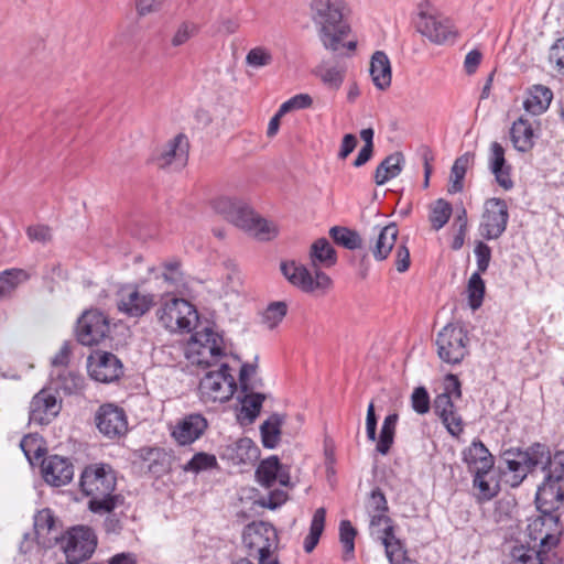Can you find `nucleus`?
<instances>
[{"label":"nucleus","mask_w":564,"mask_h":564,"mask_svg":"<svg viewBox=\"0 0 564 564\" xmlns=\"http://www.w3.org/2000/svg\"><path fill=\"white\" fill-rule=\"evenodd\" d=\"M98 431L110 440L124 435L128 431V420L123 409L106 403L99 406L95 414Z\"/></svg>","instance_id":"17"},{"label":"nucleus","mask_w":564,"mask_h":564,"mask_svg":"<svg viewBox=\"0 0 564 564\" xmlns=\"http://www.w3.org/2000/svg\"><path fill=\"white\" fill-rule=\"evenodd\" d=\"M241 408L237 414V419L241 424H251L258 417L265 395L259 392L247 391L243 397L239 398Z\"/></svg>","instance_id":"33"},{"label":"nucleus","mask_w":564,"mask_h":564,"mask_svg":"<svg viewBox=\"0 0 564 564\" xmlns=\"http://www.w3.org/2000/svg\"><path fill=\"white\" fill-rule=\"evenodd\" d=\"M416 29L435 44H444L455 37L453 25L448 19H442L426 12L420 13Z\"/></svg>","instance_id":"21"},{"label":"nucleus","mask_w":564,"mask_h":564,"mask_svg":"<svg viewBox=\"0 0 564 564\" xmlns=\"http://www.w3.org/2000/svg\"><path fill=\"white\" fill-rule=\"evenodd\" d=\"M61 410L62 402L50 389L43 388L30 402L29 423L47 425L59 414Z\"/></svg>","instance_id":"18"},{"label":"nucleus","mask_w":564,"mask_h":564,"mask_svg":"<svg viewBox=\"0 0 564 564\" xmlns=\"http://www.w3.org/2000/svg\"><path fill=\"white\" fill-rule=\"evenodd\" d=\"M346 68L339 65H332L323 61L316 66L314 74L322 80V83L329 89L338 90L345 78Z\"/></svg>","instance_id":"38"},{"label":"nucleus","mask_w":564,"mask_h":564,"mask_svg":"<svg viewBox=\"0 0 564 564\" xmlns=\"http://www.w3.org/2000/svg\"><path fill=\"white\" fill-rule=\"evenodd\" d=\"M546 551H535L523 544H516L509 551V564H544Z\"/></svg>","instance_id":"39"},{"label":"nucleus","mask_w":564,"mask_h":564,"mask_svg":"<svg viewBox=\"0 0 564 564\" xmlns=\"http://www.w3.org/2000/svg\"><path fill=\"white\" fill-rule=\"evenodd\" d=\"M370 76L373 85L384 90L391 85V64L388 55L382 51L373 53L370 62Z\"/></svg>","instance_id":"30"},{"label":"nucleus","mask_w":564,"mask_h":564,"mask_svg":"<svg viewBox=\"0 0 564 564\" xmlns=\"http://www.w3.org/2000/svg\"><path fill=\"white\" fill-rule=\"evenodd\" d=\"M399 228L395 223H390L379 229L373 242L370 243L369 250L376 261L386 260L397 243Z\"/></svg>","instance_id":"28"},{"label":"nucleus","mask_w":564,"mask_h":564,"mask_svg":"<svg viewBox=\"0 0 564 564\" xmlns=\"http://www.w3.org/2000/svg\"><path fill=\"white\" fill-rule=\"evenodd\" d=\"M509 209L502 198L492 197L485 202V209L479 226L480 235L486 240L499 239L507 229Z\"/></svg>","instance_id":"15"},{"label":"nucleus","mask_w":564,"mask_h":564,"mask_svg":"<svg viewBox=\"0 0 564 564\" xmlns=\"http://www.w3.org/2000/svg\"><path fill=\"white\" fill-rule=\"evenodd\" d=\"M208 427V421L200 413L186 414L176 421L171 436L178 445L186 446L200 438Z\"/></svg>","instance_id":"20"},{"label":"nucleus","mask_w":564,"mask_h":564,"mask_svg":"<svg viewBox=\"0 0 564 564\" xmlns=\"http://www.w3.org/2000/svg\"><path fill=\"white\" fill-rule=\"evenodd\" d=\"M463 460L469 473L492 471L495 458L480 440H474L463 451Z\"/></svg>","instance_id":"25"},{"label":"nucleus","mask_w":564,"mask_h":564,"mask_svg":"<svg viewBox=\"0 0 564 564\" xmlns=\"http://www.w3.org/2000/svg\"><path fill=\"white\" fill-rule=\"evenodd\" d=\"M311 18L315 24L323 46L334 53L340 48L354 52L356 41L344 42L350 33V26L344 19L346 3L344 0H312Z\"/></svg>","instance_id":"1"},{"label":"nucleus","mask_w":564,"mask_h":564,"mask_svg":"<svg viewBox=\"0 0 564 564\" xmlns=\"http://www.w3.org/2000/svg\"><path fill=\"white\" fill-rule=\"evenodd\" d=\"M453 213L452 204L443 198H438L431 207L430 221L434 230H440L449 220Z\"/></svg>","instance_id":"45"},{"label":"nucleus","mask_w":564,"mask_h":564,"mask_svg":"<svg viewBox=\"0 0 564 564\" xmlns=\"http://www.w3.org/2000/svg\"><path fill=\"white\" fill-rule=\"evenodd\" d=\"M34 535L37 539V544L42 547H51L54 543L59 541V531L56 525L54 513L51 509L45 508L40 510L34 516Z\"/></svg>","instance_id":"24"},{"label":"nucleus","mask_w":564,"mask_h":564,"mask_svg":"<svg viewBox=\"0 0 564 564\" xmlns=\"http://www.w3.org/2000/svg\"><path fill=\"white\" fill-rule=\"evenodd\" d=\"M468 302L473 310H477L481 306L485 295V282L481 279L479 272H474L469 278L467 285Z\"/></svg>","instance_id":"50"},{"label":"nucleus","mask_w":564,"mask_h":564,"mask_svg":"<svg viewBox=\"0 0 564 564\" xmlns=\"http://www.w3.org/2000/svg\"><path fill=\"white\" fill-rule=\"evenodd\" d=\"M288 305L285 302L278 301L270 303L262 313V323L269 328H275L286 316Z\"/></svg>","instance_id":"49"},{"label":"nucleus","mask_w":564,"mask_h":564,"mask_svg":"<svg viewBox=\"0 0 564 564\" xmlns=\"http://www.w3.org/2000/svg\"><path fill=\"white\" fill-rule=\"evenodd\" d=\"M411 406L417 414H426L431 409L430 394L425 387H416L411 394Z\"/></svg>","instance_id":"55"},{"label":"nucleus","mask_w":564,"mask_h":564,"mask_svg":"<svg viewBox=\"0 0 564 564\" xmlns=\"http://www.w3.org/2000/svg\"><path fill=\"white\" fill-rule=\"evenodd\" d=\"M357 530L349 520H341L339 523V540L344 547V560L349 561L355 554V538Z\"/></svg>","instance_id":"48"},{"label":"nucleus","mask_w":564,"mask_h":564,"mask_svg":"<svg viewBox=\"0 0 564 564\" xmlns=\"http://www.w3.org/2000/svg\"><path fill=\"white\" fill-rule=\"evenodd\" d=\"M365 508L367 513L389 512V505L383 491L376 487L366 499Z\"/></svg>","instance_id":"54"},{"label":"nucleus","mask_w":564,"mask_h":564,"mask_svg":"<svg viewBox=\"0 0 564 564\" xmlns=\"http://www.w3.org/2000/svg\"><path fill=\"white\" fill-rule=\"evenodd\" d=\"M507 161L505 158V149L499 142H492L490 145L489 153V169L491 172H496L502 166H506Z\"/></svg>","instance_id":"62"},{"label":"nucleus","mask_w":564,"mask_h":564,"mask_svg":"<svg viewBox=\"0 0 564 564\" xmlns=\"http://www.w3.org/2000/svg\"><path fill=\"white\" fill-rule=\"evenodd\" d=\"M369 516V529L371 531V535L377 538V530H382L383 528L394 527L393 520L388 516V512H376L368 513Z\"/></svg>","instance_id":"64"},{"label":"nucleus","mask_w":564,"mask_h":564,"mask_svg":"<svg viewBox=\"0 0 564 564\" xmlns=\"http://www.w3.org/2000/svg\"><path fill=\"white\" fill-rule=\"evenodd\" d=\"M310 259L314 269L332 268L337 263V252L326 238H318L311 246Z\"/></svg>","instance_id":"31"},{"label":"nucleus","mask_w":564,"mask_h":564,"mask_svg":"<svg viewBox=\"0 0 564 564\" xmlns=\"http://www.w3.org/2000/svg\"><path fill=\"white\" fill-rule=\"evenodd\" d=\"M475 256L477 261V271L479 274L485 273L488 270L491 260V248L482 242L478 241L475 246Z\"/></svg>","instance_id":"61"},{"label":"nucleus","mask_w":564,"mask_h":564,"mask_svg":"<svg viewBox=\"0 0 564 564\" xmlns=\"http://www.w3.org/2000/svg\"><path fill=\"white\" fill-rule=\"evenodd\" d=\"M284 416L278 413L271 414L260 426L262 445L265 448H275L281 440V427Z\"/></svg>","instance_id":"36"},{"label":"nucleus","mask_w":564,"mask_h":564,"mask_svg":"<svg viewBox=\"0 0 564 564\" xmlns=\"http://www.w3.org/2000/svg\"><path fill=\"white\" fill-rule=\"evenodd\" d=\"M549 62L558 74L564 75V37L557 39L551 46Z\"/></svg>","instance_id":"59"},{"label":"nucleus","mask_w":564,"mask_h":564,"mask_svg":"<svg viewBox=\"0 0 564 564\" xmlns=\"http://www.w3.org/2000/svg\"><path fill=\"white\" fill-rule=\"evenodd\" d=\"M329 236L335 243L348 250H356L362 246L360 235L348 227L334 226L329 229Z\"/></svg>","instance_id":"41"},{"label":"nucleus","mask_w":564,"mask_h":564,"mask_svg":"<svg viewBox=\"0 0 564 564\" xmlns=\"http://www.w3.org/2000/svg\"><path fill=\"white\" fill-rule=\"evenodd\" d=\"M544 479L538 487L535 505L539 512H556L564 501V452L550 456V463L542 466Z\"/></svg>","instance_id":"4"},{"label":"nucleus","mask_w":564,"mask_h":564,"mask_svg":"<svg viewBox=\"0 0 564 564\" xmlns=\"http://www.w3.org/2000/svg\"><path fill=\"white\" fill-rule=\"evenodd\" d=\"M313 104V98L308 94H297L286 101H284L281 106V113H288L294 110H301L310 108Z\"/></svg>","instance_id":"58"},{"label":"nucleus","mask_w":564,"mask_h":564,"mask_svg":"<svg viewBox=\"0 0 564 564\" xmlns=\"http://www.w3.org/2000/svg\"><path fill=\"white\" fill-rule=\"evenodd\" d=\"M325 518L326 510L324 508H318L315 510L311 521L310 532L304 539L303 543V547L306 553H311L316 547L324 531Z\"/></svg>","instance_id":"42"},{"label":"nucleus","mask_w":564,"mask_h":564,"mask_svg":"<svg viewBox=\"0 0 564 564\" xmlns=\"http://www.w3.org/2000/svg\"><path fill=\"white\" fill-rule=\"evenodd\" d=\"M144 283V280H140L118 286L116 302L120 313L130 318H140L156 305V295L145 290Z\"/></svg>","instance_id":"7"},{"label":"nucleus","mask_w":564,"mask_h":564,"mask_svg":"<svg viewBox=\"0 0 564 564\" xmlns=\"http://www.w3.org/2000/svg\"><path fill=\"white\" fill-rule=\"evenodd\" d=\"M492 471H478L473 474V488L477 490L476 498L479 502L489 501L495 498L499 491V484L489 477Z\"/></svg>","instance_id":"37"},{"label":"nucleus","mask_w":564,"mask_h":564,"mask_svg":"<svg viewBox=\"0 0 564 564\" xmlns=\"http://www.w3.org/2000/svg\"><path fill=\"white\" fill-rule=\"evenodd\" d=\"M280 270L293 286L305 293L326 291L332 285L330 278L321 269H314L313 274L305 265L294 260L282 261Z\"/></svg>","instance_id":"10"},{"label":"nucleus","mask_w":564,"mask_h":564,"mask_svg":"<svg viewBox=\"0 0 564 564\" xmlns=\"http://www.w3.org/2000/svg\"><path fill=\"white\" fill-rule=\"evenodd\" d=\"M237 389L236 380L227 364H221L218 370L208 371L198 386L199 398L204 403H224Z\"/></svg>","instance_id":"9"},{"label":"nucleus","mask_w":564,"mask_h":564,"mask_svg":"<svg viewBox=\"0 0 564 564\" xmlns=\"http://www.w3.org/2000/svg\"><path fill=\"white\" fill-rule=\"evenodd\" d=\"M197 33V26L192 22H183L178 25L174 32L171 44L174 47H178L189 41Z\"/></svg>","instance_id":"57"},{"label":"nucleus","mask_w":564,"mask_h":564,"mask_svg":"<svg viewBox=\"0 0 564 564\" xmlns=\"http://www.w3.org/2000/svg\"><path fill=\"white\" fill-rule=\"evenodd\" d=\"M552 98L553 93L549 87L534 85L528 91L523 108L534 116L541 115L550 107Z\"/></svg>","instance_id":"32"},{"label":"nucleus","mask_w":564,"mask_h":564,"mask_svg":"<svg viewBox=\"0 0 564 564\" xmlns=\"http://www.w3.org/2000/svg\"><path fill=\"white\" fill-rule=\"evenodd\" d=\"M438 417L452 436L458 437L464 432L463 419L456 408L451 410L448 414L440 415Z\"/></svg>","instance_id":"56"},{"label":"nucleus","mask_w":564,"mask_h":564,"mask_svg":"<svg viewBox=\"0 0 564 564\" xmlns=\"http://www.w3.org/2000/svg\"><path fill=\"white\" fill-rule=\"evenodd\" d=\"M510 139L518 152L531 151L535 144V135L530 121L523 117L516 120L510 129Z\"/></svg>","instance_id":"29"},{"label":"nucleus","mask_w":564,"mask_h":564,"mask_svg":"<svg viewBox=\"0 0 564 564\" xmlns=\"http://www.w3.org/2000/svg\"><path fill=\"white\" fill-rule=\"evenodd\" d=\"M110 332L108 317L98 310L85 311L77 319L76 338L84 346L101 343Z\"/></svg>","instance_id":"14"},{"label":"nucleus","mask_w":564,"mask_h":564,"mask_svg":"<svg viewBox=\"0 0 564 564\" xmlns=\"http://www.w3.org/2000/svg\"><path fill=\"white\" fill-rule=\"evenodd\" d=\"M280 467V460L275 455L263 459L256 470L258 481L267 488L272 487L276 482Z\"/></svg>","instance_id":"43"},{"label":"nucleus","mask_w":564,"mask_h":564,"mask_svg":"<svg viewBox=\"0 0 564 564\" xmlns=\"http://www.w3.org/2000/svg\"><path fill=\"white\" fill-rule=\"evenodd\" d=\"M188 147L187 137L178 133L153 155L152 161L161 169L173 163L183 166L187 162Z\"/></svg>","instance_id":"23"},{"label":"nucleus","mask_w":564,"mask_h":564,"mask_svg":"<svg viewBox=\"0 0 564 564\" xmlns=\"http://www.w3.org/2000/svg\"><path fill=\"white\" fill-rule=\"evenodd\" d=\"M117 478L108 464H90L80 475L79 488L89 498L88 509L96 514L110 513L123 503V497L116 494Z\"/></svg>","instance_id":"2"},{"label":"nucleus","mask_w":564,"mask_h":564,"mask_svg":"<svg viewBox=\"0 0 564 564\" xmlns=\"http://www.w3.org/2000/svg\"><path fill=\"white\" fill-rule=\"evenodd\" d=\"M377 539L384 546V553L390 564H406L413 561L408 555L405 543L395 536L394 527L377 530Z\"/></svg>","instance_id":"26"},{"label":"nucleus","mask_w":564,"mask_h":564,"mask_svg":"<svg viewBox=\"0 0 564 564\" xmlns=\"http://www.w3.org/2000/svg\"><path fill=\"white\" fill-rule=\"evenodd\" d=\"M20 447L31 463L33 459H40L45 454V449L39 445L37 440L32 436H24L21 440Z\"/></svg>","instance_id":"60"},{"label":"nucleus","mask_w":564,"mask_h":564,"mask_svg":"<svg viewBox=\"0 0 564 564\" xmlns=\"http://www.w3.org/2000/svg\"><path fill=\"white\" fill-rule=\"evenodd\" d=\"M398 420L399 415L397 413H391L387 415L381 425L379 436L377 437V415L375 412V404L373 402L369 403L366 416L367 438L370 442L377 441L376 451L382 456L389 454L394 443Z\"/></svg>","instance_id":"16"},{"label":"nucleus","mask_w":564,"mask_h":564,"mask_svg":"<svg viewBox=\"0 0 564 564\" xmlns=\"http://www.w3.org/2000/svg\"><path fill=\"white\" fill-rule=\"evenodd\" d=\"M213 207L228 221L249 232L258 240L268 241L278 235V228L273 223L261 218L247 204L238 199L219 197L214 200Z\"/></svg>","instance_id":"3"},{"label":"nucleus","mask_w":564,"mask_h":564,"mask_svg":"<svg viewBox=\"0 0 564 564\" xmlns=\"http://www.w3.org/2000/svg\"><path fill=\"white\" fill-rule=\"evenodd\" d=\"M243 545L248 550V557L257 560L259 564H279L273 554L278 547V533L269 522H251L242 533Z\"/></svg>","instance_id":"6"},{"label":"nucleus","mask_w":564,"mask_h":564,"mask_svg":"<svg viewBox=\"0 0 564 564\" xmlns=\"http://www.w3.org/2000/svg\"><path fill=\"white\" fill-rule=\"evenodd\" d=\"M273 62L272 53L264 46L251 48L246 55V64L252 68H260Z\"/></svg>","instance_id":"52"},{"label":"nucleus","mask_w":564,"mask_h":564,"mask_svg":"<svg viewBox=\"0 0 564 564\" xmlns=\"http://www.w3.org/2000/svg\"><path fill=\"white\" fill-rule=\"evenodd\" d=\"M550 449L540 443L529 446L527 449L511 447L505 449L501 459L512 474L509 480L511 487H518L527 478L528 474L536 468H542L550 463Z\"/></svg>","instance_id":"5"},{"label":"nucleus","mask_w":564,"mask_h":564,"mask_svg":"<svg viewBox=\"0 0 564 564\" xmlns=\"http://www.w3.org/2000/svg\"><path fill=\"white\" fill-rule=\"evenodd\" d=\"M191 357L193 362L199 366H212L221 358L224 352V346H208L206 347H189Z\"/></svg>","instance_id":"44"},{"label":"nucleus","mask_w":564,"mask_h":564,"mask_svg":"<svg viewBox=\"0 0 564 564\" xmlns=\"http://www.w3.org/2000/svg\"><path fill=\"white\" fill-rule=\"evenodd\" d=\"M410 264L411 259L406 239H402L397 246L394 265L398 272L403 273L410 268Z\"/></svg>","instance_id":"63"},{"label":"nucleus","mask_w":564,"mask_h":564,"mask_svg":"<svg viewBox=\"0 0 564 564\" xmlns=\"http://www.w3.org/2000/svg\"><path fill=\"white\" fill-rule=\"evenodd\" d=\"M41 471L44 480L48 485L62 487L73 479L74 466L65 457L51 455L42 460Z\"/></svg>","instance_id":"22"},{"label":"nucleus","mask_w":564,"mask_h":564,"mask_svg":"<svg viewBox=\"0 0 564 564\" xmlns=\"http://www.w3.org/2000/svg\"><path fill=\"white\" fill-rule=\"evenodd\" d=\"M149 273L155 279H162L167 288L181 289L186 285L182 261L176 257L164 260L160 269L150 268Z\"/></svg>","instance_id":"27"},{"label":"nucleus","mask_w":564,"mask_h":564,"mask_svg":"<svg viewBox=\"0 0 564 564\" xmlns=\"http://www.w3.org/2000/svg\"><path fill=\"white\" fill-rule=\"evenodd\" d=\"M147 459L150 462L148 470L155 477H160L170 470V456L160 448H150Z\"/></svg>","instance_id":"47"},{"label":"nucleus","mask_w":564,"mask_h":564,"mask_svg":"<svg viewBox=\"0 0 564 564\" xmlns=\"http://www.w3.org/2000/svg\"><path fill=\"white\" fill-rule=\"evenodd\" d=\"M217 466V458L213 454L205 452L196 453L184 466V471L199 473Z\"/></svg>","instance_id":"51"},{"label":"nucleus","mask_w":564,"mask_h":564,"mask_svg":"<svg viewBox=\"0 0 564 564\" xmlns=\"http://www.w3.org/2000/svg\"><path fill=\"white\" fill-rule=\"evenodd\" d=\"M87 368L94 380L104 383L118 380L123 372L120 359L108 351H95L90 355L87 360Z\"/></svg>","instance_id":"19"},{"label":"nucleus","mask_w":564,"mask_h":564,"mask_svg":"<svg viewBox=\"0 0 564 564\" xmlns=\"http://www.w3.org/2000/svg\"><path fill=\"white\" fill-rule=\"evenodd\" d=\"M84 388V378L75 371L64 369L56 379V389L65 394H75Z\"/></svg>","instance_id":"46"},{"label":"nucleus","mask_w":564,"mask_h":564,"mask_svg":"<svg viewBox=\"0 0 564 564\" xmlns=\"http://www.w3.org/2000/svg\"><path fill=\"white\" fill-rule=\"evenodd\" d=\"M159 323L171 333H188L198 319L194 305L180 297L162 300L156 310Z\"/></svg>","instance_id":"8"},{"label":"nucleus","mask_w":564,"mask_h":564,"mask_svg":"<svg viewBox=\"0 0 564 564\" xmlns=\"http://www.w3.org/2000/svg\"><path fill=\"white\" fill-rule=\"evenodd\" d=\"M527 531L532 541L540 540V547L549 552L560 543L563 531L560 514L553 511L540 512L539 516L530 519Z\"/></svg>","instance_id":"12"},{"label":"nucleus","mask_w":564,"mask_h":564,"mask_svg":"<svg viewBox=\"0 0 564 564\" xmlns=\"http://www.w3.org/2000/svg\"><path fill=\"white\" fill-rule=\"evenodd\" d=\"M468 337L462 327L446 325L436 337L438 357L447 364L458 365L466 355Z\"/></svg>","instance_id":"13"},{"label":"nucleus","mask_w":564,"mask_h":564,"mask_svg":"<svg viewBox=\"0 0 564 564\" xmlns=\"http://www.w3.org/2000/svg\"><path fill=\"white\" fill-rule=\"evenodd\" d=\"M33 272L20 268H11L0 272V297L10 296L20 285L26 283Z\"/></svg>","instance_id":"34"},{"label":"nucleus","mask_w":564,"mask_h":564,"mask_svg":"<svg viewBox=\"0 0 564 564\" xmlns=\"http://www.w3.org/2000/svg\"><path fill=\"white\" fill-rule=\"evenodd\" d=\"M230 458L236 464H248L258 457L259 449L249 437H241L230 447Z\"/></svg>","instance_id":"40"},{"label":"nucleus","mask_w":564,"mask_h":564,"mask_svg":"<svg viewBox=\"0 0 564 564\" xmlns=\"http://www.w3.org/2000/svg\"><path fill=\"white\" fill-rule=\"evenodd\" d=\"M403 161V155L400 152L392 153L384 158L375 171V183L380 186L391 178L397 177L402 171Z\"/></svg>","instance_id":"35"},{"label":"nucleus","mask_w":564,"mask_h":564,"mask_svg":"<svg viewBox=\"0 0 564 564\" xmlns=\"http://www.w3.org/2000/svg\"><path fill=\"white\" fill-rule=\"evenodd\" d=\"M97 546V536L93 529L74 527L61 541V547L68 564H80L88 560Z\"/></svg>","instance_id":"11"},{"label":"nucleus","mask_w":564,"mask_h":564,"mask_svg":"<svg viewBox=\"0 0 564 564\" xmlns=\"http://www.w3.org/2000/svg\"><path fill=\"white\" fill-rule=\"evenodd\" d=\"M208 346H224L223 336L210 328H204L203 330L196 332L189 347L207 348Z\"/></svg>","instance_id":"53"}]
</instances>
